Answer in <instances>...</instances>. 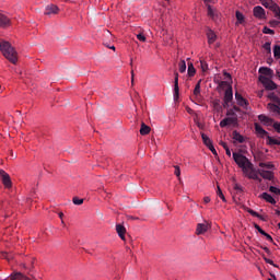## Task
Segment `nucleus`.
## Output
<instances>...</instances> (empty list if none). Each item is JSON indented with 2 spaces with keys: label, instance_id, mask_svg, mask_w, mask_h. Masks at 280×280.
Listing matches in <instances>:
<instances>
[{
  "label": "nucleus",
  "instance_id": "nucleus-1",
  "mask_svg": "<svg viewBox=\"0 0 280 280\" xmlns=\"http://www.w3.org/2000/svg\"><path fill=\"white\" fill-rule=\"evenodd\" d=\"M0 51L9 62L12 65H16L19 60V54L16 52V49L10 44V42L2 40L0 42Z\"/></svg>",
  "mask_w": 280,
  "mask_h": 280
},
{
  "label": "nucleus",
  "instance_id": "nucleus-2",
  "mask_svg": "<svg viewBox=\"0 0 280 280\" xmlns=\"http://www.w3.org/2000/svg\"><path fill=\"white\" fill-rule=\"evenodd\" d=\"M232 156L236 165L241 167L242 172H248V170H253V164L250 163V160H248V158H246L244 154L233 152Z\"/></svg>",
  "mask_w": 280,
  "mask_h": 280
},
{
  "label": "nucleus",
  "instance_id": "nucleus-3",
  "mask_svg": "<svg viewBox=\"0 0 280 280\" xmlns=\"http://www.w3.org/2000/svg\"><path fill=\"white\" fill-rule=\"evenodd\" d=\"M267 97L271 102V103L267 104L268 110H270V113H273V115L279 114L280 113V97H279V94H277V92H270L267 95Z\"/></svg>",
  "mask_w": 280,
  "mask_h": 280
},
{
  "label": "nucleus",
  "instance_id": "nucleus-4",
  "mask_svg": "<svg viewBox=\"0 0 280 280\" xmlns=\"http://www.w3.org/2000/svg\"><path fill=\"white\" fill-rule=\"evenodd\" d=\"M228 86V89H226ZM219 89H226L223 97V106L226 108L231 102H233V88L229 85V82L226 81H220L219 82Z\"/></svg>",
  "mask_w": 280,
  "mask_h": 280
},
{
  "label": "nucleus",
  "instance_id": "nucleus-5",
  "mask_svg": "<svg viewBox=\"0 0 280 280\" xmlns=\"http://www.w3.org/2000/svg\"><path fill=\"white\" fill-rule=\"evenodd\" d=\"M258 80L261 82L266 91H275L277 89V83L268 77L259 75Z\"/></svg>",
  "mask_w": 280,
  "mask_h": 280
},
{
  "label": "nucleus",
  "instance_id": "nucleus-6",
  "mask_svg": "<svg viewBox=\"0 0 280 280\" xmlns=\"http://www.w3.org/2000/svg\"><path fill=\"white\" fill-rule=\"evenodd\" d=\"M247 178L252 180H258V183H261V178L259 177V171L255 170V166L252 164V168H248L247 172H243Z\"/></svg>",
  "mask_w": 280,
  "mask_h": 280
},
{
  "label": "nucleus",
  "instance_id": "nucleus-7",
  "mask_svg": "<svg viewBox=\"0 0 280 280\" xmlns=\"http://www.w3.org/2000/svg\"><path fill=\"white\" fill-rule=\"evenodd\" d=\"M0 178L2 180V184L7 189H11L12 187V178H10V174H8L5 171L0 170Z\"/></svg>",
  "mask_w": 280,
  "mask_h": 280
},
{
  "label": "nucleus",
  "instance_id": "nucleus-8",
  "mask_svg": "<svg viewBox=\"0 0 280 280\" xmlns=\"http://www.w3.org/2000/svg\"><path fill=\"white\" fill-rule=\"evenodd\" d=\"M175 79H174V102H178V97L180 95V88H178V72L174 73Z\"/></svg>",
  "mask_w": 280,
  "mask_h": 280
},
{
  "label": "nucleus",
  "instance_id": "nucleus-9",
  "mask_svg": "<svg viewBox=\"0 0 280 280\" xmlns=\"http://www.w3.org/2000/svg\"><path fill=\"white\" fill-rule=\"evenodd\" d=\"M254 16L259 20L266 19V10H264L261 7L257 5L253 10Z\"/></svg>",
  "mask_w": 280,
  "mask_h": 280
},
{
  "label": "nucleus",
  "instance_id": "nucleus-10",
  "mask_svg": "<svg viewBox=\"0 0 280 280\" xmlns=\"http://www.w3.org/2000/svg\"><path fill=\"white\" fill-rule=\"evenodd\" d=\"M12 25V21L5 14L0 13V27L5 30V27H10Z\"/></svg>",
  "mask_w": 280,
  "mask_h": 280
},
{
  "label": "nucleus",
  "instance_id": "nucleus-11",
  "mask_svg": "<svg viewBox=\"0 0 280 280\" xmlns=\"http://www.w3.org/2000/svg\"><path fill=\"white\" fill-rule=\"evenodd\" d=\"M211 225H209V223H198L196 233L197 235H205V233H207V231H209Z\"/></svg>",
  "mask_w": 280,
  "mask_h": 280
},
{
  "label": "nucleus",
  "instance_id": "nucleus-12",
  "mask_svg": "<svg viewBox=\"0 0 280 280\" xmlns=\"http://www.w3.org/2000/svg\"><path fill=\"white\" fill-rule=\"evenodd\" d=\"M60 12V9L56 4H48L45 9V14L47 16H51V14H58Z\"/></svg>",
  "mask_w": 280,
  "mask_h": 280
},
{
  "label": "nucleus",
  "instance_id": "nucleus-13",
  "mask_svg": "<svg viewBox=\"0 0 280 280\" xmlns=\"http://www.w3.org/2000/svg\"><path fill=\"white\" fill-rule=\"evenodd\" d=\"M258 73L264 75V78H269V79L272 78V75H275V71L268 67L259 68Z\"/></svg>",
  "mask_w": 280,
  "mask_h": 280
},
{
  "label": "nucleus",
  "instance_id": "nucleus-14",
  "mask_svg": "<svg viewBox=\"0 0 280 280\" xmlns=\"http://www.w3.org/2000/svg\"><path fill=\"white\" fill-rule=\"evenodd\" d=\"M10 280H32L30 279L27 276L19 272V271H13L10 276H9Z\"/></svg>",
  "mask_w": 280,
  "mask_h": 280
},
{
  "label": "nucleus",
  "instance_id": "nucleus-15",
  "mask_svg": "<svg viewBox=\"0 0 280 280\" xmlns=\"http://www.w3.org/2000/svg\"><path fill=\"white\" fill-rule=\"evenodd\" d=\"M258 174L261 176V178H265V180H272L275 178L271 171L258 170Z\"/></svg>",
  "mask_w": 280,
  "mask_h": 280
},
{
  "label": "nucleus",
  "instance_id": "nucleus-16",
  "mask_svg": "<svg viewBox=\"0 0 280 280\" xmlns=\"http://www.w3.org/2000/svg\"><path fill=\"white\" fill-rule=\"evenodd\" d=\"M259 121H261V124H265V126H272V124H275V119L261 114L258 116Z\"/></svg>",
  "mask_w": 280,
  "mask_h": 280
},
{
  "label": "nucleus",
  "instance_id": "nucleus-17",
  "mask_svg": "<svg viewBox=\"0 0 280 280\" xmlns=\"http://www.w3.org/2000/svg\"><path fill=\"white\" fill-rule=\"evenodd\" d=\"M116 233L122 240L124 242L126 241V228L121 224L116 225Z\"/></svg>",
  "mask_w": 280,
  "mask_h": 280
},
{
  "label": "nucleus",
  "instance_id": "nucleus-18",
  "mask_svg": "<svg viewBox=\"0 0 280 280\" xmlns=\"http://www.w3.org/2000/svg\"><path fill=\"white\" fill-rule=\"evenodd\" d=\"M208 16H210V19H212V21H218V11L213 8H211L210 4H208Z\"/></svg>",
  "mask_w": 280,
  "mask_h": 280
},
{
  "label": "nucleus",
  "instance_id": "nucleus-19",
  "mask_svg": "<svg viewBox=\"0 0 280 280\" xmlns=\"http://www.w3.org/2000/svg\"><path fill=\"white\" fill-rule=\"evenodd\" d=\"M260 198H262V200H266V202H269L270 205H277V200H275V198H272L268 192H262L260 195Z\"/></svg>",
  "mask_w": 280,
  "mask_h": 280
},
{
  "label": "nucleus",
  "instance_id": "nucleus-20",
  "mask_svg": "<svg viewBox=\"0 0 280 280\" xmlns=\"http://www.w3.org/2000/svg\"><path fill=\"white\" fill-rule=\"evenodd\" d=\"M232 139L234 141H237V143H244V141H245L244 136H242L240 132H237V130H234L232 132Z\"/></svg>",
  "mask_w": 280,
  "mask_h": 280
},
{
  "label": "nucleus",
  "instance_id": "nucleus-21",
  "mask_svg": "<svg viewBox=\"0 0 280 280\" xmlns=\"http://www.w3.org/2000/svg\"><path fill=\"white\" fill-rule=\"evenodd\" d=\"M207 38H208L209 45H213V43L217 40L218 36L215 35V33L212 30H209L207 32Z\"/></svg>",
  "mask_w": 280,
  "mask_h": 280
},
{
  "label": "nucleus",
  "instance_id": "nucleus-22",
  "mask_svg": "<svg viewBox=\"0 0 280 280\" xmlns=\"http://www.w3.org/2000/svg\"><path fill=\"white\" fill-rule=\"evenodd\" d=\"M260 3L265 8H269L271 12H273L275 5H278L277 3L272 2V0H260Z\"/></svg>",
  "mask_w": 280,
  "mask_h": 280
},
{
  "label": "nucleus",
  "instance_id": "nucleus-23",
  "mask_svg": "<svg viewBox=\"0 0 280 280\" xmlns=\"http://www.w3.org/2000/svg\"><path fill=\"white\" fill-rule=\"evenodd\" d=\"M254 126H255V130H256L257 135H260V137H267L268 131L262 129L261 125H259L258 122H255Z\"/></svg>",
  "mask_w": 280,
  "mask_h": 280
},
{
  "label": "nucleus",
  "instance_id": "nucleus-24",
  "mask_svg": "<svg viewBox=\"0 0 280 280\" xmlns=\"http://www.w3.org/2000/svg\"><path fill=\"white\" fill-rule=\"evenodd\" d=\"M151 130L152 128H150V126L145 125V122H141L140 135H142V137H145V135H150Z\"/></svg>",
  "mask_w": 280,
  "mask_h": 280
},
{
  "label": "nucleus",
  "instance_id": "nucleus-25",
  "mask_svg": "<svg viewBox=\"0 0 280 280\" xmlns=\"http://www.w3.org/2000/svg\"><path fill=\"white\" fill-rule=\"evenodd\" d=\"M235 98H236V102L238 104V106H248V102H246L243 97H242V94L240 93H235Z\"/></svg>",
  "mask_w": 280,
  "mask_h": 280
},
{
  "label": "nucleus",
  "instance_id": "nucleus-26",
  "mask_svg": "<svg viewBox=\"0 0 280 280\" xmlns=\"http://www.w3.org/2000/svg\"><path fill=\"white\" fill-rule=\"evenodd\" d=\"M201 139H202L206 147L209 148V147L213 145V141H211V138L208 137L207 135L201 133Z\"/></svg>",
  "mask_w": 280,
  "mask_h": 280
},
{
  "label": "nucleus",
  "instance_id": "nucleus-27",
  "mask_svg": "<svg viewBox=\"0 0 280 280\" xmlns=\"http://www.w3.org/2000/svg\"><path fill=\"white\" fill-rule=\"evenodd\" d=\"M235 16H236V25H242V23H244V14L240 11H236L235 13Z\"/></svg>",
  "mask_w": 280,
  "mask_h": 280
},
{
  "label": "nucleus",
  "instance_id": "nucleus-28",
  "mask_svg": "<svg viewBox=\"0 0 280 280\" xmlns=\"http://www.w3.org/2000/svg\"><path fill=\"white\" fill-rule=\"evenodd\" d=\"M245 211H247V213H250L254 218H258L259 220H264V217H261V214H258L257 211H255L250 208H245Z\"/></svg>",
  "mask_w": 280,
  "mask_h": 280
},
{
  "label": "nucleus",
  "instance_id": "nucleus-29",
  "mask_svg": "<svg viewBox=\"0 0 280 280\" xmlns=\"http://www.w3.org/2000/svg\"><path fill=\"white\" fill-rule=\"evenodd\" d=\"M188 75L194 78L196 75V68H194V63H188Z\"/></svg>",
  "mask_w": 280,
  "mask_h": 280
},
{
  "label": "nucleus",
  "instance_id": "nucleus-30",
  "mask_svg": "<svg viewBox=\"0 0 280 280\" xmlns=\"http://www.w3.org/2000/svg\"><path fill=\"white\" fill-rule=\"evenodd\" d=\"M268 144L269 145H280V140H278V139H275V138H272V137H270V136H268Z\"/></svg>",
  "mask_w": 280,
  "mask_h": 280
},
{
  "label": "nucleus",
  "instance_id": "nucleus-31",
  "mask_svg": "<svg viewBox=\"0 0 280 280\" xmlns=\"http://www.w3.org/2000/svg\"><path fill=\"white\" fill-rule=\"evenodd\" d=\"M201 83H202V79H200V80L197 82L196 86H195L194 95H195L196 97H198V95H200V84H201Z\"/></svg>",
  "mask_w": 280,
  "mask_h": 280
},
{
  "label": "nucleus",
  "instance_id": "nucleus-32",
  "mask_svg": "<svg viewBox=\"0 0 280 280\" xmlns=\"http://www.w3.org/2000/svg\"><path fill=\"white\" fill-rule=\"evenodd\" d=\"M185 71H187V63L185 62V60H180L179 61V73H185Z\"/></svg>",
  "mask_w": 280,
  "mask_h": 280
},
{
  "label": "nucleus",
  "instance_id": "nucleus-33",
  "mask_svg": "<svg viewBox=\"0 0 280 280\" xmlns=\"http://www.w3.org/2000/svg\"><path fill=\"white\" fill-rule=\"evenodd\" d=\"M273 56L277 60H280V46L279 45H276L273 47Z\"/></svg>",
  "mask_w": 280,
  "mask_h": 280
},
{
  "label": "nucleus",
  "instance_id": "nucleus-34",
  "mask_svg": "<svg viewBox=\"0 0 280 280\" xmlns=\"http://www.w3.org/2000/svg\"><path fill=\"white\" fill-rule=\"evenodd\" d=\"M217 196H219V198H221L223 202H226V197H224V194L222 192V189L220 188V186H218Z\"/></svg>",
  "mask_w": 280,
  "mask_h": 280
},
{
  "label": "nucleus",
  "instance_id": "nucleus-35",
  "mask_svg": "<svg viewBox=\"0 0 280 280\" xmlns=\"http://www.w3.org/2000/svg\"><path fill=\"white\" fill-rule=\"evenodd\" d=\"M272 12L275 13L276 19H279V21H280V7H279V4L273 5V11Z\"/></svg>",
  "mask_w": 280,
  "mask_h": 280
},
{
  "label": "nucleus",
  "instance_id": "nucleus-36",
  "mask_svg": "<svg viewBox=\"0 0 280 280\" xmlns=\"http://www.w3.org/2000/svg\"><path fill=\"white\" fill-rule=\"evenodd\" d=\"M262 48L265 49V51H267V54H272V48L270 47V42H266L262 46Z\"/></svg>",
  "mask_w": 280,
  "mask_h": 280
},
{
  "label": "nucleus",
  "instance_id": "nucleus-37",
  "mask_svg": "<svg viewBox=\"0 0 280 280\" xmlns=\"http://www.w3.org/2000/svg\"><path fill=\"white\" fill-rule=\"evenodd\" d=\"M72 202H73V205H77V206L84 205V199L73 197Z\"/></svg>",
  "mask_w": 280,
  "mask_h": 280
},
{
  "label": "nucleus",
  "instance_id": "nucleus-38",
  "mask_svg": "<svg viewBox=\"0 0 280 280\" xmlns=\"http://www.w3.org/2000/svg\"><path fill=\"white\" fill-rule=\"evenodd\" d=\"M259 167H266L267 170H272V167H275V165H272L271 163L260 162Z\"/></svg>",
  "mask_w": 280,
  "mask_h": 280
},
{
  "label": "nucleus",
  "instance_id": "nucleus-39",
  "mask_svg": "<svg viewBox=\"0 0 280 280\" xmlns=\"http://www.w3.org/2000/svg\"><path fill=\"white\" fill-rule=\"evenodd\" d=\"M262 34H270V35H275V31L271 28H268V26H265L262 28Z\"/></svg>",
  "mask_w": 280,
  "mask_h": 280
},
{
  "label": "nucleus",
  "instance_id": "nucleus-40",
  "mask_svg": "<svg viewBox=\"0 0 280 280\" xmlns=\"http://www.w3.org/2000/svg\"><path fill=\"white\" fill-rule=\"evenodd\" d=\"M138 40H140V43H145L147 38L145 35L143 33H139L137 35Z\"/></svg>",
  "mask_w": 280,
  "mask_h": 280
},
{
  "label": "nucleus",
  "instance_id": "nucleus-41",
  "mask_svg": "<svg viewBox=\"0 0 280 280\" xmlns=\"http://www.w3.org/2000/svg\"><path fill=\"white\" fill-rule=\"evenodd\" d=\"M200 67L202 69V71H207L209 69V65L207 63V61H200Z\"/></svg>",
  "mask_w": 280,
  "mask_h": 280
},
{
  "label": "nucleus",
  "instance_id": "nucleus-42",
  "mask_svg": "<svg viewBox=\"0 0 280 280\" xmlns=\"http://www.w3.org/2000/svg\"><path fill=\"white\" fill-rule=\"evenodd\" d=\"M269 25H270V27H279L280 22L277 21V20H271V21L269 22Z\"/></svg>",
  "mask_w": 280,
  "mask_h": 280
},
{
  "label": "nucleus",
  "instance_id": "nucleus-43",
  "mask_svg": "<svg viewBox=\"0 0 280 280\" xmlns=\"http://www.w3.org/2000/svg\"><path fill=\"white\" fill-rule=\"evenodd\" d=\"M174 170L175 176H177V178H180V167L178 165H175Z\"/></svg>",
  "mask_w": 280,
  "mask_h": 280
},
{
  "label": "nucleus",
  "instance_id": "nucleus-44",
  "mask_svg": "<svg viewBox=\"0 0 280 280\" xmlns=\"http://www.w3.org/2000/svg\"><path fill=\"white\" fill-rule=\"evenodd\" d=\"M225 119L228 121V126H231V125L235 124V121H237V118H233V117H228Z\"/></svg>",
  "mask_w": 280,
  "mask_h": 280
},
{
  "label": "nucleus",
  "instance_id": "nucleus-45",
  "mask_svg": "<svg viewBox=\"0 0 280 280\" xmlns=\"http://www.w3.org/2000/svg\"><path fill=\"white\" fill-rule=\"evenodd\" d=\"M226 126H229V120H226V118H224L223 120L220 121V127L226 128Z\"/></svg>",
  "mask_w": 280,
  "mask_h": 280
},
{
  "label": "nucleus",
  "instance_id": "nucleus-46",
  "mask_svg": "<svg viewBox=\"0 0 280 280\" xmlns=\"http://www.w3.org/2000/svg\"><path fill=\"white\" fill-rule=\"evenodd\" d=\"M208 149L212 152L214 156H218V151H215V147H213V144L208 147Z\"/></svg>",
  "mask_w": 280,
  "mask_h": 280
},
{
  "label": "nucleus",
  "instance_id": "nucleus-47",
  "mask_svg": "<svg viewBox=\"0 0 280 280\" xmlns=\"http://www.w3.org/2000/svg\"><path fill=\"white\" fill-rule=\"evenodd\" d=\"M262 257H264L266 264H269L270 266H277V265H275V261H272L271 259L266 258V256H262Z\"/></svg>",
  "mask_w": 280,
  "mask_h": 280
},
{
  "label": "nucleus",
  "instance_id": "nucleus-48",
  "mask_svg": "<svg viewBox=\"0 0 280 280\" xmlns=\"http://www.w3.org/2000/svg\"><path fill=\"white\" fill-rule=\"evenodd\" d=\"M273 129L280 133V122H273Z\"/></svg>",
  "mask_w": 280,
  "mask_h": 280
},
{
  "label": "nucleus",
  "instance_id": "nucleus-49",
  "mask_svg": "<svg viewBox=\"0 0 280 280\" xmlns=\"http://www.w3.org/2000/svg\"><path fill=\"white\" fill-rule=\"evenodd\" d=\"M234 189H235V191H243L242 186L238 185V184H235V185H234Z\"/></svg>",
  "mask_w": 280,
  "mask_h": 280
},
{
  "label": "nucleus",
  "instance_id": "nucleus-50",
  "mask_svg": "<svg viewBox=\"0 0 280 280\" xmlns=\"http://www.w3.org/2000/svg\"><path fill=\"white\" fill-rule=\"evenodd\" d=\"M197 128H199L200 130L205 129V125H202L200 121L196 122Z\"/></svg>",
  "mask_w": 280,
  "mask_h": 280
},
{
  "label": "nucleus",
  "instance_id": "nucleus-51",
  "mask_svg": "<svg viewBox=\"0 0 280 280\" xmlns=\"http://www.w3.org/2000/svg\"><path fill=\"white\" fill-rule=\"evenodd\" d=\"M203 202H205V205H209V202H211V198L210 197H205Z\"/></svg>",
  "mask_w": 280,
  "mask_h": 280
},
{
  "label": "nucleus",
  "instance_id": "nucleus-52",
  "mask_svg": "<svg viewBox=\"0 0 280 280\" xmlns=\"http://www.w3.org/2000/svg\"><path fill=\"white\" fill-rule=\"evenodd\" d=\"M220 145H222V148H223L224 150H226V148H229V144H226V142H224V141H221V142H220Z\"/></svg>",
  "mask_w": 280,
  "mask_h": 280
},
{
  "label": "nucleus",
  "instance_id": "nucleus-53",
  "mask_svg": "<svg viewBox=\"0 0 280 280\" xmlns=\"http://www.w3.org/2000/svg\"><path fill=\"white\" fill-rule=\"evenodd\" d=\"M254 229H256V231H258V233L262 230L261 226H259V224H257V223L254 224Z\"/></svg>",
  "mask_w": 280,
  "mask_h": 280
},
{
  "label": "nucleus",
  "instance_id": "nucleus-54",
  "mask_svg": "<svg viewBox=\"0 0 280 280\" xmlns=\"http://www.w3.org/2000/svg\"><path fill=\"white\" fill-rule=\"evenodd\" d=\"M261 248L262 250H265V253H267V255H270V248L264 246H261Z\"/></svg>",
  "mask_w": 280,
  "mask_h": 280
},
{
  "label": "nucleus",
  "instance_id": "nucleus-55",
  "mask_svg": "<svg viewBox=\"0 0 280 280\" xmlns=\"http://www.w3.org/2000/svg\"><path fill=\"white\" fill-rule=\"evenodd\" d=\"M257 95L259 98L264 97V90L258 91Z\"/></svg>",
  "mask_w": 280,
  "mask_h": 280
},
{
  "label": "nucleus",
  "instance_id": "nucleus-56",
  "mask_svg": "<svg viewBox=\"0 0 280 280\" xmlns=\"http://www.w3.org/2000/svg\"><path fill=\"white\" fill-rule=\"evenodd\" d=\"M224 150H225V154H226L228 156H231V149H229V147H228V148H225Z\"/></svg>",
  "mask_w": 280,
  "mask_h": 280
},
{
  "label": "nucleus",
  "instance_id": "nucleus-57",
  "mask_svg": "<svg viewBox=\"0 0 280 280\" xmlns=\"http://www.w3.org/2000/svg\"><path fill=\"white\" fill-rule=\"evenodd\" d=\"M265 237L266 240H268V242H273L272 236L270 234H267Z\"/></svg>",
  "mask_w": 280,
  "mask_h": 280
},
{
  "label": "nucleus",
  "instance_id": "nucleus-58",
  "mask_svg": "<svg viewBox=\"0 0 280 280\" xmlns=\"http://www.w3.org/2000/svg\"><path fill=\"white\" fill-rule=\"evenodd\" d=\"M260 235H264L265 237L268 235V233H266V231L261 230L260 232Z\"/></svg>",
  "mask_w": 280,
  "mask_h": 280
},
{
  "label": "nucleus",
  "instance_id": "nucleus-59",
  "mask_svg": "<svg viewBox=\"0 0 280 280\" xmlns=\"http://www.w3.org/2000/svg\"><path fill=\"white\" fill-rule=\"evenodd\" d=\"M260 235H264L265 237L268 235V233H266V231L261 230L260 232Z\"/></svg>",
  "mask_w": 280,
  "mask_h": 280
},
{
  "label": "nucleus",
  "instance_id": "nucleus-60",
  "mask_svg": "<svg viewBox=\"0 0 280 280\" xmlns=\"http://www.w3.org/2000/svg\"><path fill=\"white\" fill-rule=\"evenodd\" d=\"M131 82H135V71H131Z\"/></svg>",
  "mask_w": 280,
  "mask_h": 280
},
{
  "label": "nucleus",
  "instance_id": "nucleus-61",
  "mask_svg": "<svg viewBox=\"0 0 280 280\" xmlns=\"http://www.w3.org/2000/svg\"><path fill=\"white\" fill-rule=\"evenodd\" d=\"M65 217V213L60 212L59 218L62 219Z\"/></svg>",
  "mask_w": 280,
  "mask_h": 280
},
{
  "label": "nucleus",
  "instance_id": "nucleus-62",
  "mask_svg": "<svg viewBox=\"0 0 280 280\" xmlns=\"http://www.w3.org/2000/svg\"><path fill=\"white\" fill-rule=\"evenodd\" d=\"M234 110H236V113L240 112V107L234 106Z\"/></svg>",
  "mask_w": 280,
  "mask_h": 280
},
{
  "label": "nucleus",
  "instance_id": "nucleus-63",
  "mask_svg": "<svg viewBox=\"0 0 280 280\" xmlns=\"http://www.w3.org/2000/svg\"><path fill=\"white\" fill-rule=\"evenodd\" d=\"M276 116L279 117V119H280V112H278V114H276Z\"/></svg>",
  "mask_w": 280,
  "mask_h": 280
},
{
  "label": "nucleus",
  "instance_id": "nucleus-64",
  "mask_svg": "<svg viewBox=\"0 0 280 280\" xmlns=\"http://www.w3.org/2000/svg\"><path fill=\"white\" fill-rule=\"evenodd\" d=\"M276 213H277V215H280V210H277Z\"/></svg>",
  "mask_w": 280,
  "mask_h": 280
}]
</instances>
